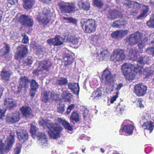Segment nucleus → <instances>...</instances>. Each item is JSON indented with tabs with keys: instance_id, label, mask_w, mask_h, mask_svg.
<instances>
[{
	"instance_id": "1",
	"label": "nucleus",
	"mask_w": 154,
	"mask_h": 154,
	"mask_svg": "<svg viewBox=\"0 0 154 154\" xmlns=\"http://www.w3.org/2000/svg\"><path fill=\"white\" fill-rule=\"evenodd\" d=\"M102 77L105 79V84L108 87L106 89L107 92H111L113 90V87L116 83L115 77L111 72L106 69L104 70L102 74Z\"/></svg>"
},
{
	"instance_id": "2",
	"label": "nucleus",
	"mask_w": 154,
	"mask_h": 154,
	"mask_svg": "<svg viewBox=\"0 0 154 154\" xmlns=\"http://www.w3.org/2000/svg\"><path fill=\"white\" fill-rule=\"evenodd\" d=\"M42 125L44 127L45 125L49 129L48 134L51 139H56L59 137L61 128L58 125L52 123L48 120L46 122L43 123Z\"/></svg>"
},
{
	"instance_id": "3",
	"label": "nucleus",
	"mask_w": 154,
	"mask_h": 154,
	"mask_svg": "<svg viewBox=\"0 0 154 154\" xmlns=\"http://www.w3.org/2000/svg\"><path fill=\"white\" fill-rule=\"evenodd\" d=\"M80 23L83 29L86 32L92 33L96 29L97 25L96 21L94 20L82 19L81 20Z\"/></svg>"
},
{
	"instance_id": "4",
	"label": "nucleus",
	"mask_w": 154,
	"mask_h": 154,
	"mask_svg": "<svg viewBox=\"0 0 154 154\" xmlns=\"http://www.w3.org/2000/svg\"><path fill=\"white\" fill-rule=\"evenodd\" d=\"M14 134L11 133L7 137L5 141L6 146L4 143H0V152L1 154H4L8 152L12 148L14 143Z\"/></svg>"
},
{
	"instance_id": "5",
	"label": "nucleus",
	"mask_w": 154,
	"mask_h": 154,
	"mask_svg": "<svg viewBox=\"0 0 154 154\" xmlns=\"http://www.w3.org/2000/svg\"><path fill=\"white\" fill-rule=\"evenodd\" d=\"M58 6L62 13H70L77 10V8L73 3L62 2L58 4Z\"/></svg>"
},
{
	"instance_id": "6",
	"label": "nucleus",
	"mask_w": 154,
	"mask_h": 154,
	"mask_svg": "<svg viewBox=\"0 0 154 154\" xmlns=\"http://www.w3.org/2000/svg\"><path fill=\"white\" fill-rule=\"evenodd\" d=\"M51 16L50 9L47 7L44 8L42 15L39 17H38V21L39 23L47 24L50 20Z\"/></svg>"
},
{
	"instance_id": "7",
	"label": "nucleus",
	"mask_w": 154,
	"mask_h": 154,
	"mask_svg": "<svg viewBox=\"0 0 154 154\" xmlns=\"http://www.w3.org/2000/svg\"><path fill=\"white\" fill-rule=\"evenodd\" d=\"M28 49L25 45H21L18 46L15 52V59L18 60L25 57L28 53Z\"/></svg>"
},
{
	"instance_id": "8",
	"label": "nucleus",
	"mask_w": 154,
	"mask_h": 154,
	"mask_svg": "<svg viewBox=\"0 0 154 154\" xmlns=\"http://www.w3.org/2000/svg\"><path fill=\"white\" fill-rule=\"evenodd\" d=\"M109 55V54L108 51L106 50H103L100 51V53L96 51L95 53L92 55V57L95 60L98 61L108 58Z\"/></svg>"
},
{
	"instance_id": "9",
	"label": "nucleus",
	"mask_w": 154,
	"mask_h": 154,
	"mask_svg": "<svg viewBox=\"0 0 154 154\" xmlns=\"http://www.w3.org/2000/svg\"><path fill=\"white\" fill-rule=\"evenodd\" d=\"M19 112L16 111L11 114L8 115L6 117V122L9 124L14 123L19 121L20 118Z\"/></svg>"
},
{
	"instance_id": "10",
	"label": "nucleus",
	"mask_w": 154,
	"mask_h": 154,
	"mask_svg": "<svg viewBox=\"0 0 154 154\" xmlns=\"http://www.w3.org/2000/svg\"><path fill=\"white\" fill-rule=\"evenodd\" d=\"M125 57V55L123 50L120 49L115 50L111 56V58L114 61H121L124 60Z\"/></svg>"
},
{
	"instance_id": "11",
	"label": "nucleus",
	"mask_w": 154,
	"mask_h": 154,
	"mask_svg": "<svg viewBox=\"0 0 154 154\" xmlns=\"http://www.w3.org/2000/svg\"><path fill=\"white\" fill-rule=\"evenodd\" d=\"M147 87L142 83H139L136 85L134 87L135 94L138 96H143L146 93Z\"/></svg>"
},
{
	"instance_id": "12",
	"label": "nucleus",
	"mask_w": 154,
	"mask_h": 154,
	"mask_svg": "<svg viewBox=\"0 0 154 154\" xmlns=\"http://www.w3.org/2000/svg\"><path fill=\"white\" fill-rule=\"evenodd\" d=\"M19 20L22 24L26 27H29L33 25V20L30 17L26 15H22L20 16Z\"/></svg>"
},
{
	"instance_id": "13",
	"label": "nucleus",
	"mask_w": 154,
	"mask_h": 154,
	"mask_svg": "<svg viewBox=\"0 0 154 154\" xmlns=\"http://www.w3.org/2000/svg\"><path fill=\"white\" fill-rule=\"evenodd\" d=\"M22 115L26 118H32L33 117L32 111L28 106H23L20 109Z\"/></svg>"
},
{
	"instance_id": "14",
	"label": "nucleus",
	"mask_w": 154,
	"mask_h": 154,
	"mask_svg": "<svg viewBox=\"0 0 154 154\" xmlns=\"http://www.w3.org/2000/svg\"><path fill=\"white\" fill-rule=\"evenodd\" d=\"M52 64L51 62L48 60L40 61L39 63L38 70L48 71L50 70Z\"/></svg>"
},
{
	"instance_id": "15",
	"label": "nucleus",
	"mask_w": 154,
	"mask_h": 154,
	"mask_svg": "<svg viewBox=\"0 0 154 154\" xmlns=\"http://www.w3.org/2000/svg\"><path fill=\"white\" fill-rule=\"evenodd\" d=\"M47 42L50 45L60 46L63 44V38L59 36H56L54 38L49 39L47 40Z\"/></svg>"
},
{
	"instance_id": "16",
	"label": "nucleus",
	"mask_w": 154,
	"mask_h": 154,
	"mask_svg": "<svg viewBox=\"0 0 154 154\" xmlns=\"http://www.w3.org/2000/svg\"><path fill=\"white\" fill-rule=\"evenodd\" d=\"M68 88L74 94L78 96L80 88L78 83L69 82L67 84Z\"/></svg>"
},
{
	"instance_id": "17",
	"label": "nucleus",
	"mask_w": 154,
	"mask_h": 154,
	"mask_svg": "<svg viewBox=\"0 0 154 154\" xmlns=\"http://www.w3.org/2000/svg\"><path fill=\"white\" fill-rule=\"evenodd\" d=\"M122 17L121 12L116 9H110L108 11V17L110 20H114L116 18L120 17Z\"/></svg>"
},
{
	"instance_id": "18",
	"label": "nucleus",
	"mask_w": 154,
	"mask_h": 154,
	"mask_svg": "<svg viewBox=\"0 0 154 154\" xmlns=\"http://www.w3.org/2000/svg\"><path fill=\"white\" fill-rule=\"evenodd\" d=\"M16 132L18 138L20 141H25L28 139V135L26 130L20 128L17 129Z\"/></svg>"
},
{
	"instance_id": "19",
	"label": "nucleus",
	"mask_w": 154,
	"mask_h": 154,
	"mask_svg": "<svg viewBox=\"0 0 154 154\" xmlns=\"http://www.w3.org/2000/svg\"><path fill=\"white\" fill-rule=\"evenodd\" d=\"M74 55V54L72 53L71 54H66L64 55L63 59L64 61V66H66L70 65L72 63L74 60L73 57Z\"/></svg>"
},
{
	"instance_id": "20",
	"label": "nucleus",
	"mask_w": 154,
	"mask_h": 154,
	"mask_svg": "<svg viewBox=\"0 0 154 154\" xmlns=\"http://www.w3.org/2000/svg\"><path fill=\"white\" fill-rule=\"evenodd\" d=\"M30 86L31 89L29 94L30 96L33 97L35 96L36 91L38 88L39 85L35 80L32 79Z\"/></svg>"
},
{
	"instance_id": "21",
	"label": "nucleus",
	"mask_w": 154,
	"mask_h": 154,
	"mask_svg": "<svg viewBox=\"0 0 154 154\" xmlns=\"http://www.w3.org/2000/svg\"><path fill=\"white\" fill-rule=\"evenodd\" d=\"M12 74L11 71L8 69L7 67H5L2 71L1 75L3 80L8 81Z\"/></svg>"
},
{
	"instance_id": "22",
	"label": "nucleus",
	"mask_w": 154,
	"mask_h": 154,
	"mask_svg": "<svg viewBox=\"0 0 154 154\" xmlns=\"http://www.w3.org/2000/svg\"><path fill=\"white\" fill-rule=\"evenodd\" d=\"M134 67V65L130 63H124L121 66V69L124 75L132 70Z\"/></svg>"
},
{
	"instance_id": "23",
	"label": "nucleus",
	"mask_w": 154,
	"mask_h": 154,
	"mask_svg": "<svg viewBox=\"0 0 154 154\" xmlns=\"http://www.w3.org/2000/svg\"><path fill=\"white\" fill-rule=\"evenodd\" d=\"M5 46L0 51V56L7 59L9 55L10 48L8 45L5 44Z\"/></svg>"
},
{
	"instance_id": "24",
	"label": "nucleus",
	"mask_w": 154,
	"mask_h": 154,
	"mask_svg": "<svg viewBox=\"0 0 154 154\" xmlns=\"http://www.w3.org/2000/svg\"><path fill=\"white\" fill-rule=\"evenodd\" d=\"M149 37L151 38V44L152 46L147 48L146 51L148 54H152V56H154V33L151 34Z\"/></svg>"
},
{
	"instance_id": "25",
	"label": "nucleus",
	"mask_w": 154,
	"mask_h": 154,
	"mask_svg": "<svg viewBox=\"0 0 154 154\" xmlns=\"http://www.w3.org/2000/svg\"><path fill=\"white\" fill-rule=\"evenodd\" d=\"M4 104L6 106L7 109L10 110H11L13 108L16 106V103L12 99L9 98H6L5 99Z\"/></svg>"
},
{
	"instance_id": "26",
	"label": "nucleus",
	"mask_w": 154,
	"mask_h": 154,
	"mask_svg": "<svg viewBox=\"0 0 154 154\" xmlns=\"http://www.w3.org/2000/svg\"><path fill=\"white\" fill-rule=\"evenodd\" d=\"M78 5L81 8L86 11H88L90 8V4L87 0H81L78 2Z\"/></svg>"
},
{
	"instance_id": "27",
	"label": "nucleus",
	"mask_w": 154,
	"mask_h": 154,
	"mask_svg": "<svg viewBox=\"0 0 154 154\" xmlns=\"http://www.w3.org/2000/svg\"><path fill=\"white\" fill-rule=\"evenodd\" d=\"M149 8L147 5H143L142 8V13L137 17L138 19L142 20L146 17L147 13L149 11Z\"/></svg>"
},
{
	"instance_id": "28",
	"label": "nucleus",
	"mask_w": 154,
	"mask_h": 154,
	"mask_svg": "<svg viewBox=\"0 0 154 154\" xmlns=\"http://www.w3.org/2000/svg\"><path fill=\"white\" fill-rule=\"evenodd\" d=\"M121 127L122 128L120 129V130L122 132L124 131L129 134H131L132 133L134 127L132 125H125L123 127V125H122Z\"/></svg>"
},
{
	"instance_id": "29",
	"label": "nucleus",
	"mask_w": 154,
	"mask_h": 154,
	"mask_svg": "<svg viewBox=\"0 0 154 154\" xmlns=\"http://www.w3.org/2000/svg\"><path fill=\"white\" fill-rule=\"evenodd\" d=\"M80 116H79L78 113L76 112H72L70 117V120L71 122L74 124L75 122H77L80 121Z\"/></svg>"
},
{
	"instance_id": "30",
	"label": "nucleus",
	"mask_w": 154,
	"mask_h": 154,
	"mask_svg": "<svg viewBox=\"0 0 154 154\" xmlns=\"http://www.w3.org/2000/svg\"><path fill=\"white\" fill-rule=\"evenodd\" d=\"M80 38L74 35H68L67 37V40L69 42L75 45H77L79 43Z\"/></svg>"
},
{
	"instance_id": "31",
	"label": "nucleus",
	"mask_w": 154,
	"mask_h": 154,
	"mask_svg": "<svg viewBox=\"0 0 154 154\" xmlns=\"http://www.w3.org/2000/svg\"><path fill=\"white\" fill-rule=\"evenodd\" d=\"M36 134L37 136L39 138V140L41 143L42 145L47 144V140L46 136L44 133L38 132Z\"/></svg>"
},
{
	"instance_id": "32",
	"label": "nucleus",
	"mask_w": 154,
	"mask_h": 154,
	"mask_svg": "<svg viewBox=\"0 0 154 154\" xmlns=\"http://www.w3.org/2000/svg\"><path fill=\"white\" fill-rule=\"evenodd\" d=\"M125 42L127 45H134L137 43L134 36L131 35V34L126 38Z\"/></svg>"
},
{
	"instance_id": "33",
	"label": "nucleus",
	"mask_w": 154,
	"mask_h": 154,
	"mask_svg": "<svg viewBox=\"0 0 154 154\" xmlns=\"http://www.w3.org/2000/svg\"><path fill=\"white\" fill-rule=\"evenodd\" d=\"M23 7L26 9H30L35 4V0H23Z\"/></svg>"
},
{
	"instance_id": "34",
	"label": "nucleus",
	"mask_w": 154,
	"mask_h": 154,
	"mask_svg": "<svg viewBox=\"0 0 154 154\" xmlns=\"http://www.w3.org/2000/svg\"><path fill=\"white\" fill-rule=\"evenodd\" d=\"M20 84L23 85L25 88H26L29 87V79L27 77H21L20 79Z\"/></svg>"
},
{
	"instance_id": "35",
	"label": "nucleus",
	"mask_w": 154,
	"mask_h": 154,
	"mask_svg": "<svg viewBox=\"0 0 154 154\" xmlns=\"http://www.w3.org/2000/svg\"><path fill=\"white\" fill-rule=\"evenodd\" d=\"M63 98L65 99L66 102H69L72 98V95L67 91H63L61 94Z\"/></svg>"
},
{
	"instance_id": "36",
	"label": "nucleus",
	"mask_w": 154,
	"mask_h": 154,
	"mask_svg": "<svg viewBox=\"0 0 154 154\" xmlns=\"http://www.w3.org/2000/svg\"><path fill=\"white\" fill-rule=\"evenodd\" d=\"M50 93V91H43L41 95V100L45 103L48 102L50 99L49 97Z\"/></svg>"
},
{
	"instance_id": "37",
	"label": "nucleus",
	"mask_w": 154,
	"mask_h": 154,
	"mask_svg": "<svg viewBox=\"0 0 154 154\" xmlns=\"http://www.w3.org/2000/svg\"><path fill=\"white\" fill-rule=\"evenodd\" d=\"M68 82L67 78L61 77L57 79L56 84L59 86H62L68 84Z\"/></svg>"
},
{
	"instance_id": "38",
	"label": "nucleus",
	"mask_w": 154,
	"mask_h": 154,
	"mask_svg": "<svg viewBox=\"0 0 154 154\" xmlns=\"http://www.w3.org/2000/svg\"><path fill=\"white\" fill-rule=\"evenodd\" d=\"M144 129H147L150 131L149 133H151L152 131L154 125H153V123L151 121L145 122L142 126Z\"/></svg>"
},
{
	"instance_id": "39",
	"label": "nucleus",
	"mask_w": 154,
	"mask_h": 154,
	"mask_svg": "<svg viewBox=\"0 0 154 154\" xmlns=\"http://www.w3.org/2000/svg\"><path fill=\"white\" fill-rule=\"evenodd\" d=\"M128 55L131 60H136L137 59V53L134 49H130L129 51Z\"/></svg>"
},
{
	"instance_id": "40",
	"label": "nucleus",
	"mask_w": 154,
	"mask_h": 154,
	"mask_svg": "<svg viewBox=\"0 0 154 154\" xmlns=\"http://www.w3.org/2000/svg\"><path fill=\"white\" fill-rule=\"evenodd\" d=\"M149 60V57L146 56H142L137 60V62L140 64L147 63Z\"/></svg>"
},
{
	"instance_id": "41",
	"label": "nucleus",
	"mask_w": 154,
	"mask_h": 154,
	"mask_svg": "<svg viewBox=\"0 0 154 154\" xmlns=\"http://www.w3.org/2000/svg\"><path fill=\"white\" fill-rule=\"evenodd\" d=\"M102 95L101 90L100 88H97L96 91H94L92 94L91 96L94 97L96 99H100L101 98Z\"/></svg>"
},
{
	"instance_id": "42",
	"label": "nucleus",
	"mask_w": 154,
	"mask_h": 154,
	"mask_svg": "<svg viewBox=\"0 0 154 154\" xmlns=\"http://www.w3.org/2000/svg\"><path fill=\"white\" fill-rule=\"evenodd\" d=\"M131 35L134 36L137 42V43L141 39L143 35L141 33L137 31L132 34Z\"/></svg>"
},
{
	"instance_id": "43",
	"label": "nucleus",
	"mask_w": 154,
	"mask_h": 154,
	"mask_svg": "<svg viewBox=\"0 0 154 154\" xmlns=\"http://www.w3.org/2000/svg\"><path fill=\"white\" fill-rule=\"evenodd\" d=\"M124 75L125 76L126 79L129 81L134 79L136 75V74L132 71V70Z\"/></svg>"
},
{
	"instance_id": "44",
	"label": "nucleus",
	"mask_w": 154,
	"mask_h": 154,
	"mask_svg": "<svg viewBox=\"0 0 154 154\" xmlns=\"http://www.w3.org/2000/svg\"><path fill=\"white\" fill-rule=\"evenodd\" d=\"M134 66L132 71L134 72V73L136 75L137 73H138L139 74H140L143 70L142 67L141 66H138V65L136 66L134 65Z\"/></svg>"
},
{
	"instance_id": "45",
	"label": "nucleus",
	"mask_w": 154,
	"mask_h": 154,
	"mask_svg": "<svg viewBox=\"0 0 154 154\" xmlns=\"http://www.w3.org/2000/svg\"><path fill=\"white\" fill-rule=\"evenodd\" d=\"M94 6L99 8H101L104 5L103 1L101 0H94L93 1Z\"/></svg>"
},
{
	"instance_id": "46",
	"label": "nucleus",
	"mask_w": 154,
	"mask_h": 154,
	"mask_svg": "<svg viewBox=\"0 0 154 154\" xmlns=\"http://www.w3.org/2000/svg\"><path fill=\"white\" fill-rule=\"evenodd\" d=\"M148 38L147 37H145L143 40L141 41L138 44V46L139 48L140 49H142L147 44Z\"/></svg>"
},
{
	"instance_id": "47",
	"label": "nucleus",
	"mask_w": 154,
	"mask_h": 154,
	"mask_svg": "<svg viewBox=\"0 0 154 154\" xmlns=\"http://www.w3.org/2000/svg\"><path fill=\"white\" fill-rule=\"evenodd\" d=\"M62 124L65 129H67L69 131H72V128L70 125L69 123L64 120L62 121Z\"/></svg>"
},
{
	"instance_id": "48",
	"label": "nucleus",
	"mask_w": 154,
	"mask_h": 154,
	"mask_svg": "<svg viewBox=\"0 0 154 154\" xmlns=\"http://www.w3.org/2000/svg\"><path fill=\"white\" fill-rule=\"evenodd\" d=\"M147 24L149 27H154V14L151 17L150 20L147 22Z\"/></svg>"
},
{
	"instance_id": "49",
	"label": "nucleus",
	"mask_w": 154,
	"mask_h": 154,
	"mask_svg": "<svg viewBox=\"0 0 154 154\" xmlns=\"http://www.w3.org/2000/svg\"><path fill=\"white\" fill-rule=\"evenodd\" d=\"M153 72L150 70V68L147 67L144 70L143 74L145 75L146 77L150 76L152 74Z\"/></svg>"
},
{
	"instance_id": "50",
	"label": "nucleus",
	"mask_w": 154,
	"mask_h": 154,
	"mask_svg": "<svg viewBox=\"0 0 154 154\" xmlns=\"http://www.w3.org/2000/svg\"><path fill=\"white\" fill-rule=\"evenodd\" d=\"M33 59L30 56L28 57L27 58L24 60V64L26 65H29L32 64Z\"/></svg>"
},
{
	"instance_id": "51",
	"label": "nucleus",
	"mask_w": 154,
	"mask_h": 154,
	"mask_svg": "<svg viewBox=\"0 0 154 154\" xmlns=\"http://www.w3.org/2000/svg\"><path fill=\"white\" fill-rule=\"evenodd\" d=\"M111 36L113 38H119L121 37L120 30H118L112 33Z\"/></svg>"
},
{
	"instance_id": "52",
	"label": "nucleus",
	"mask_w": 154,
	"mask_h": 154,
	"mask_svg": "<svg viewBox=\"0 0 154 154\" xmlns=\"http://www.w3.org/2000/svg\"><path fill=\"white\" fill-rule=\"evenodd\" d=\"M16 146L17 147L14 150V154H19L20 152L21 145L19 143H17Z\"/></svg>"
},
{
	"instance_id": "53",
	"label": "nucleus",
	"mask_w": 154,
	"mask_h": 154,
	"mask_svg": "<svg viewBox=\"0 0 154 154\" xmlns=\"http://www.w3.org/2000/svg\"><path fill=\"white\" fill-rule=\"evenodd\" d=\"M22 36L23 37L22 40V42L24 44L27 43L29 41V39L28 36L26 35L25 33H23L22 34Z\"/></svg>"
},
{
	"instance_id": "54",
	"label": "nucleus",
	"mask_w": 154,
	"mask_h": 154,
	"mask_svg": "<svg viewBox=\"0 0 154 154\" xmlns=\"http://www.w3.org/2000/svg\"><path fill=\"white\" fill-rule=\"evenodd\" d=\"M64 107V104H60L57 107V112L60 113H63L65 111Z\"/></svg>"
},
{
	"instance_id": "55",
	"label": "nucleus",
	"mask_w": 154,
	"mask_h": 154,
	"mask_svg": "<svg viewBox=\"0 0 154 154\" xmlns=\"http://www.w3.org/2000/svg\"><path fill=\"white\" fill-rule=\"evenodd\" d=\"M37 129V128L35 125H31L30 132L32 134L35 133Z\"/></svg>"
},
{
	"instance_id": "56",
	"label": "nucleus",
	"mask_w": 154,
	"mask_h": 154,
	"mask_svg": "<svg viewBox=\"0 0 154 154\" xmlns=\"http://www.w3.org/2000/svg\"><path fill=\"white\" fill-rule=\"evenodd\" d=\"M123 86V85L122 83H120L119 84L117 85L116 87L115 88V90L117 91L116 93V94H119V90Z\"/></svg>"
},
{
	"instance_id": "57",
	"label": "nucleus",
	"mask_w": 154,
	"mask_h": 154,
	"mask_svg": "<svg viewBox=\"0 0 154 154\" xmlns=\"http://www.w3.org/2000/svg\"><path fill=\"white\" fill-rule=\"evenodd\" d=\"M74 107V104H71L69 105L67 108L66 110V113L69 114L71 110Z\"/></svg>"
},
{
	"instance_id": "58",
	"label": "nucleus",
	"mask_w": 154,
	"mask_h": 154,
	"mask_svg": "<svg viewBox=\"0 0 154 154\" xmlns=\"http://www.w3.org/2000/svg\"><path fill=\"white\" fill-rule=\"evenodd\" d=\"M88 114V110L86 108L83 112V116L85 120L86 119V118Z\"/></svg>"
},
{
	"instance_id": "59",
	"label": "nucleus",
	"mask_w": 154,
	"mask_h": 154,
	"mask_svg": "<svg viewBox=\"0 0 154 154\" xmlns=\"http://www.w3.org/2000/svg\"><path fill=\"white\" fill-rule=\"evenodd\" d=\"M134 2L133 8L139 9L141 7L140 4L135 1H134Z\"/></svg>"
},
{
	"instance_id": "60",
	"label": "nucleus",
	"mask_w": 154,
	"mask_h": 154,
	"mask_svg": "<svg viewBox=\"0 0 154 154\" xmlns=\"http://www.w3.org/2000/svg\"><path fill=\"white\" fill-rule=\"evenodd\" d=\"M42 72L41 70H38V66L37 69L34 70L33 72V74L35 75H37L38 74H41Z\"/></svg>"
},
{
	"instance_id": "61",
	"label": "nucleus",
	"mask_w": 154,
	"mask_h": 154,
	"mask_svg": "<svg viewBox=\"0 0 154 154\" xmlns=\"http://www.w3.org/2000/svg\"><path fill=\"white\" fill-rule=\"evenodd\" d=\"M50 93L49 96H50V97L51 99L52 100H55V98L57 97V95L55 94L54 92H50Z\"/></svg>"
},
{
	"instance_id": "62",
	"label": "nucleus",
	"mask_w": 154,
	"mask_h": 154,
	"mask_svg": "<svg viewBox=\"0 0 154 154\" xmlns=\"http://www.w3.org/2000/svg\"><path fill=\"white\" fill-rule=\"evenodd\" d=\"M134 2V1H130L129 2L127 3H126L125 4L129 8H133Z\"/></svg>"
},
{
	"instance_id": "63",
	"label": "nucleus",
	"mask_w": 154,
	"mask_h": 154,
	"mask_svg": "<svg viewBox=\"0 0 154 154\" xmlns=\"http://www.w3.org/2000/svg\"><path fill=\"white\" fill-rule=\"evenodd\" d=\"M120 31L121 37L127 35L128 33V31L127 30H120Z\"/></svg>"
},
{
	"instance_id": "64",
	"label": "nucleus",
	"mask_w": 154,
	"mask_h": 154,
	"mask_svg": "<svg viewBox=\"0 0 154 154\" xmlns=\"http://www.w3.org/2000/svg\"><path fill=\"white\" fill-rule=\"evenodd\" d=\"M99 39V37L97 35H95L93 39V41L94 42V44L96 45L98 43Z\"/></svg>"
}]
</instances>
